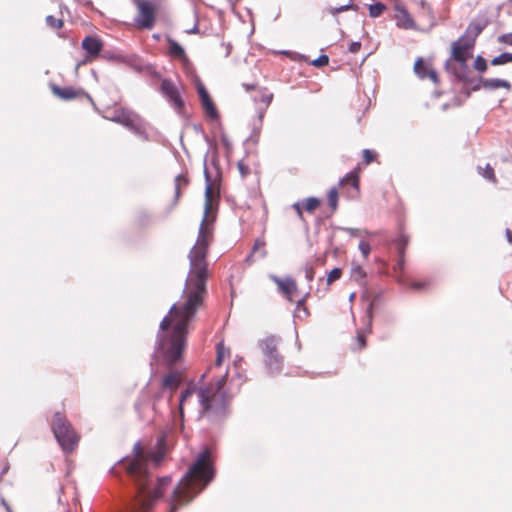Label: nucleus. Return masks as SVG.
<instances>
[{
  "label": "nucleus",
  "mask_w": 512,
  "mask_h": 512,
  "mask_svg": "<svg viewBox=\"0 0 512 512\" xmlns=\"http://www.w3.org/2000/svg\"><path fill=\"white\" fill-rule=\"evenodd\" d=\"M51 89H52L53 94L62 100L70 101V100H73L76 97L82 95V96L86 97L89 100V102H91L94 105V101H93L92 97L82 89H74L72 87L61 88L55 84H53L51 86Z\"/></svg>",
  "instance_id": "obj_14"
},
{
  "label": "nucleus",
  "mask_w": 512,
  "mask_h": 512,
  "mask_svg": "<svg viewBox=\"0 0 512 512\" xmlns=\"http://www.w3.org/2000/svg\"><path fill=\"white\" fill-rule=\"evenodd\" d=\"M337 229L342 230V231L348 233L351 237H357L361 233V231L359 229H356V228L337 227Z\"/></svg>",
  "instance_id": "obj_43"
},
{
  "label": "nucleus",
  "mask_w": 512,
  "mask_h": 512,
  "mask_svg": "<svg viewBox=\"0 0 512 512\" xmlns=\"http://www.w3.org/2000/svg\"><path fill=\"white\" fill-rule=\"evenodd\" d=\"M474 68L479 72H485L487 70V62L486 60L478 55L474 61Z\"/></svg>",
  "instance_id": "obj_34"
},
{
  "label": "nucleus",
  "mask_w": 512,
  "mask_h": 512,
  "mask_svg": "<svg viewBox=\"0 0 512 512\" xmlns=\"http://www.w3.org/2000/svg\"><path fill=\"white\" fill-rule=\"evenodd\" d=\"M237 167L242 178L250 174V168L247 165H245L243 161H239Z\"/></svg>",
  "instance_id": "obj_42"
},
{
  "label": "nucleus",
  "mask_w": 512,
  "mask_h": 512,
  "mask_svg": "<svg viewBox=\"0 0 512 512\" xmlns=\"http://www.w3.org/2000/svg\"><path fill=\"white\" fill-rule=\"evenodd\" d=\"M305 278L308 282H312L314 279V270L311 266L305 268Z\"/></svg>",
  "instance_id": "obj_47"
},
{
  "label": "nucleus",
  "mask_w": 512,
  "mask_h": 512,
  "mask_svg": "<svg viewBox=\"0 0 512 512\" xmlns=\"http://www.w3.org/2000/svg\"><path fill=\"white\" fill-rule=\"evenodd\" d=\"M51 429L55 439L65 453H71L75 450L79 442V436L65 415L60 412L54 413Z\"/></svg>",
  "instance_id": "obj_5"
},
{
  "label": "nucleus",
  "mask_w": 512,
  "mask_h": 512,
  "mask_svg": "<svg viewBox=\"0 0 512 512\" xmlns=\"http://www.w3.org/2000/svg\"><path fill=\"white\" fill-rule=\"evenodd\" d=\"M46 23L48 26L54 29H60L63 26V20L59 18H55L52 15H48L46 17Z\"/></svg>",
  "instance_id": "obj_33"
},
{
  "label": "nucleus",
  "mask_w": 512,
  "mask_h": 512,
  "mask_svg": "<svg viewBox=\"0 0 512 512\" xmlns=\"http://www.w3.org/2000/svg\"><path fill=\"white\" fill-rule=\"evenodd\" d=\"M328 203L333 211L337 209L338 206V191L335 187L331 188L328 193Z\"/></svg>",
  "instance_id": "obj_31"
},
{
  "label": "nucleus",
  "mask_w": 512,
  "mask_h": 512,
  "mask_svg": "<svg viewBox=\"0 0 512 512\" xmlns=\"http://www.w3.org/2000/svg\"><path fill=\"white\" fill-rule=\"evenodd\" d=\"M228 372L220 377L215 385L201 387H187L180 395L179 410L183 414V409L194 398L197 397L200 409V417L206 418L212 423L223 421L228 415V399L224 386L227 381Z\"/></svg>",
  "instance_id": "obj_3"
},
{
  "label": "nucleus",
  "mask_w": 512,
  "mask_h": 512,
  "mask_svg": "<svg viewBox=\"0 0 512 512\" xmlns=\"http://www.w3.org/2000/svg\"><path fill=\"white\" fill-rule=\"evenodd\" d=\"M110 472L121 479L125 477L131 484L123 512L149 511L171 482L170 476L153 481L148 471V459L140 442L134 444L133 456H126L119 460Z\"/></svg>",
  "instance_id": "obj_2"
},
{
  "label": "nucleus",
  "mask_w": 512,
  "mask_h": 512,
  "mask_svg": "<svg viewBox=\"0 0 512 512\" xmlns=\"http://www.w3.org/2000/svg\"><path fill=\"white\" fill-rule=\"evenodd\" d=\"M175 183V195H174V201H173V207L177 205V202L181 196L180 189L181 187H184L188 184V180L185 176L179 174L174 179Z\"/></svg>",
  "instance_id": "obj_22"
},
{
  "label": "nucleus",
  "mask_w": 512,
  "mask_h": 512,
  "mask_svg": "<svg viewBox=\"0 0 512 512\" xmlns=\"http://www.w3.org/2000/svg\"><path fill=\"white\" fill-rule=\"evenodd\" d=\"M197 92H198V95H199V98L201 101V105H202L203 109L205 110L207 117H209L210 119H213V120L218 119L219 118L218 111H217L207 89L200 81L197 83Z\"/></svg>",
  "instance_id": "obj_12"
},
{
  "label": "nucleus",
  "mask_w": 512,
  "mask_h": 512,
  "mask_svg": "<svg viewBox=\"0 0 512 512\" xmlns=\"http://www.w3.org/2000/svg\"><path fill=\"white\" fill-rule=\"evenodd\" d=\"M132 1L138 10L137 16L134 19L136 26L140 29H152L156 20V8L154 3L151 0Z\"/></svg>",
  "instance_id": "obj_7"
},
{
  "label": "nucleus",
  "mask_w": 512,
  "mask_h": 512,
  "mask_svg": "<svg viewBox=\"0 0 512 512\" xmlns=\"http://www.w3.org/2000/svg\"><path fill=\"white\" fill-rule=\"evenodd\" d=\"M213 478L214 468L211 452L205 449L198 454L193 464L173 489L170 500L171 512H176L178 506L189 503Z\"/></svg>",
  "instance_id": "obj_4"
},
{
  "label": "nucleus",
  "mask_w": 512,
  "mask_h": 512,
  "mask_svg": "<svg viewBox=\"0 0 512 512\" xmlns=\"http://www.w3.org/2000/svg\"><path fill=\"white\" fill-rule=\"evenodd\" d=\"M272 99H273L272 93H264L263 92L260 96L259 101L264 103V107L267 108L270 105V103L272 102Z\"/></svg>",
  "instance_id": "obj_41"
},
{
  "label": "nucleus",
  "mask_w": 512,
  "mask_h": 512,
  "mask_svg": "<svg viewBox=\"0 0 512 512\" xmlns=\"http://www.w3.org/2000/svg\"><path fill=\"white\" fill-rule=\"evenodd\" d=\"M135 409H136V411H137V413H138L139 417H140L141 419H145V418H146V416L144 415V413H145L147 410H150V409H151V407H150L149 403L137 402V403L135 404Z\"/></svg>",
  "instance_id": "obj_35"
},
{
  "label": "nucleus",
  "mask_w": 512,
  "mask_h": 512,
  "mask_svg": "<svg viewBox=\"0 0 512 512\" xmlns=\"http://www.w3.org/2000/svg\"><path fill=\"white\" fill-rule=\"evenodd\" d=\"M302 207H303V203H300V202H296L293 204V208L296 210L297 212V215L300 219H302L303 217V214H302Z\"/></svg>",
  "instance_id": "obj_50"
},
{
  "label": "nucleus",
  "mask_w": 512,
  "mask_h": 512,
  "mask_svg": "<svg viewBox=\"0 0 512 512\" xmlns=\"http://www.w3.org/2000/svg\"><path fill=\"white\" fill-rule=\"evenodd\" d=\"M512 62V53L510 52H503L500 55L494 57L491 61V64L494 66L497 65H504L506 63Z\"/></svg>",
  "instance_id": "obj_26"
},
{
  "label": "nucleus",
  "mask_w": 512,
  "mask_h": 512,
  "mask_svg": "<svg viewBox=\"0 0 512 512\" xmlns=\"http://www.w3.org/2000/svg\"><path fill=\"white\" fill-rule=\"evenodd\" d=\"M169 53L172 57L179 58L182 61H188L184 48L175 40L168 38Z\"/></svg>",
  "instance_id": "obj_21"
},
{
  "label": "nucleus",
  "mask_w": 512,
  "mask_h": 512,
  "mask_svg": "<svg viewBox=\"0 0 512 512\" xmlns=\"http://www.w3.org/2000/svg\"><path fill=\"white\" fill-rule=\"evenodd\" d=\"M473 47V45H470V43H468L466 40L460 37L457 41L452 43V57L450 60L459 63L467 62L469 57L467 51L472 49Z\"/></svg>",
  "instance_id": "obj_16"
},
{
  "label": "nucleus",
  "mask_w": 512,
  "mask_h": 512,
  "mask_svg": "<svg viewBox=\"0 0 512 512\" xmlns=\"http://www.w3.org/2000/svg\"><path fill=\"white\" fill-rule=\"evenodd\" d=\"M205 177V203L204 216L202 218L196 244L190 250V270L186 279L184 294L185 301L181 305L173 304L159 325V333L155 347V354L172 365L181 357L186 342L188 324L194 318L197 309L203 304L207 294L206 280L207 249L212 231L208 223V215L213 209V181L208 168H204Z\"/></svg>",
  "instance_id": "obj_1"
},
{
  "label": "nucleus",
  "mask_w": 512,
  "mask_h": 512,
  "mask_svg": "<svg viewBox=\"0 0 512 512\" xmlns=\"http://www.w3.org/2000/svg\"><path fill=\"white\" fill-rule=\"evenodd\" d=\"M506 237L508 242L512 243V231L510 229H506Z\"/></svg>",
  "instance_id": "obj_52"
},
{
  "label": "nucleus",
  "mask_w": 512,
  "mask_h": 512,
  "mask_svg": "<svg viewBox=\"0 0 512 512\" xmlns=\"http://www.w3.org/2000/svg\"><path fill=\"white\" fill-rule=\"evenodd\" d=\"M482 87L488 90H495L498 88H505L507 90L511 89V84L507 80L498 79V78H490L483 79Z\"/></svg>",
  "instance_id": "obj_19"
},
{
  "label": "nucleus",
  "mask_w": 512,
  "mask_h": 512,
  "mask_svg": "<svg viewBox=\"0 0 512 512\" xmlns=\"http://www.w3.org/2000/svg\"><path fill=\"white\" fill-rule=\"evenodd\" d=\"M196 32H198V25L197 24H195L192 29L187 31V33H189V34L196 33Z\"/></svg>",
  "instance_id": "obj_55"
},
{
  "label": "nucleus",
  "mask_w": 512,
  "mask_h": 512,
  "mask_svg": "<svg viewBox=\"0 0 512 512\" xmlns=\"http://www.w3.org/2000/svg\"><path fill=\"white\" fill-rule=\"evenodd\" d=\"M342 275V270L340 268H334L330 271V273L328 274V277H327V284L330 285L332 284L334 281L340 279Z\"/></svg>",
  "instance_id": "obj_36"
},
{
  "label": "nucleus",
  "mask_w": 512,
  "mask_h": 512,
  "mask_svg": "<svg viewBox=\"0 0 512 512\" xmlns=\"http://www.w3.org/2000/svg\"><path fill=\"white\" fill-rule=\"evenodd\" d=\"M361 49V43L359 41H354L349 46V51L351 53H357Z\"/></svg>",
  "instance_id": "obj_48"
},
{
  "label": "nucleus",
  "mask_w": 512,
  "mask_h": 512,
  "mask_svg": "<svg viewBox=\"0 0 512 512\" xmlns=\"http://www.w3.org/2000/svg\"><path fill=\"white\" fill-rule=\"evenodd\" d=\"M81 47L86 51L87 56L84 60L77 63L76 70L81 65H84L98 57L103 48V43L99 38L95 36H86L82 40Z\"/></svg>",
  "instance_id": "obj_8"
},
{
  "label": "nucleus",
  "mask_w": 512,
  "mask_h": 512,
  "mask_svg": "<svg viewBox=\"0 0 512 512\" xmlns=\"http://www.w3.org/2000/svg\"><path fill=\"white\" fill-rule=\"evenodd\" d=\"M385 9H386V6L383 3H381V2L374 3V4L370 5V7H369V15L371 17H379L384 12Z\"/></svg>",
  "instance_id": "obj_30"
},
{
  "label": "nucleus",
  "mask_w": 512,
  "mask_h": 512,
  "mask_svg": "<svg viewBox=\"0 0 512 512\" xmlns=\"http://www.w3.org/2000/svg\"><path fill=\"white\" fill-rule=\"evenodd\" d=\"M243 87L245 88L246 91H250L255 88V85L254 84H243Z\"/></svg>",
  "instance_id": "obj_53"
},
{
  "label": "nucleus",
  "mask_w": 512,
  "mask_h": 512,
  "mask_svg": "<svg viewBox=\"0 0 512 512\" xmlns=\"http://www.w3.org/2000/svg\"><path fill=\"white\" fill-rule=\"evenodd\" d=\"M427 69H430V67L423 62L422 58H419L415 62L414 71L419 78H427Z\"/></svg>",
  "instance_id": "obj_24"
},
{
  "label": "nucleus",
  "mask_w": 512,
  "mask_h": 512,
  "mask_svg": "<svg viewBox=\"0 0 512 512\" xmlns=\"http://www.w3.org/2000/svg\"><path fill=\"white\" fill-rule=\"evenodd\" d=\"M280 342L281 338L274 335L266 336L258 342L264 356L265 368L272 376L280 374L284 367V358L278 351Z\"/></svg>",
  "instance_id": "obj_6"
},
{
  "label": "nucleus",
  "mask_w": 512,
  "mask_h": 512,
  "mask_svg": "<svg viewBox=\"0 0 512 512\" xmlns=\"http://www.w3.org/2000/svg\"><path fill=\"white\" fill-rule=\"evenodd\" d=\"M498 42L512 46V33H505L498 37Z\"/></svg>",
  "instance_id": "obj_40"
},
{
  "label": "nucleus",
  "mask_w": 512,
  "mask_h": 512,
  "mask_svg": "<svg viewBox=\"0 0 512 512\" xmlns=\"http://www.w3.org/2000/svg\"><path fill=\"white\" fill-rule=\"evenodd\" d=\"M358 248L361 251L363 257L367 258L371 251L370 244L366 241H360Z\"/></svg>",
  "instance_id": "obj_38"
},
{
  "label": "nucleus",
  "mask_w": 512,
  "mask_h": 512,
  "mask_svg": "<svg viewBox=\"0 0 512 512\" xmlns=\"http://www.w3.org/2000/svg\"><path fill=\"white\" fill-rule=\"evenodd\" d=\"M471 79L473 80V82L470 83L472 85V90L473 91H477L480 88H483L482 87V82H481V81H483V78L480 77L478 79H476V78H471Z\"/></svg>",
  "instance_id": "obj_46"
},
{
  "label": "nucleus",
  "mask_w": 512,
  "mask_h": 512,
  "mask_svg": "<svg viewBox=\"0 0 512 512\" xmlns=\"http://www.w3.org/2000/svg\"><path fill=\"white\" fill-rule=\"evenodd\" d=\"M358 343L360 344L361 348H364L366 345L365 337L362 334H358L357 336Z\"/></svg>",
  "instance_id": "obj_51"
},
{
  "label": "nucleus",
  "mask_w": 512,
  "mask_h": 512,
  "mask_svg": "<svg viewBox=\"0 0 512 512\" xmlns=\"http://www.w3.org/2000/svg\"><path fill=\"white\" fill-rule=\"evenodd\" d=\"M446 70L453 74L458 80L464 83H472L473 80L470 79V71L467 65V62L459 63L452 60H447L445 63Z\"/></svg>",
  "instance_id": "obj_13"
},
{
  "label": "nucleus",
  "mask_w": 512,
  "mask_h": 512,
  "mask_svg": "<svg viewBox=\"0 0 512 512\" xmlns=\"http://www.w3.org/2000/svg\"><path fill=\"white\" fill-rule=\"evenodd\" d=\"M2 504L8 512H11L10 506L7 504V502L4 499L2 500Z\"/></svg>",
  "instance_id": "obj_56"
},
{
  "label": "nucleus",
  "mask_w": 512,
  "mask_h": 512,
  "mask_svg": "<svg viewBox=\"0 0 512 512\" xmlns=\"http://www.w3.org/2000/svg\"><path fill=\"white\" fill-rule=\"evenodd\" d=\"M8 470H9V465H8V464H6V465L3 467L2 471H1L0 478H1L2 476H4V475L8 472Z\"/></svg>",
  "instance_id": "obj_54"
},
{
  "label": "nucleus",
  "mask_w": 512,
  "mask_h": 512,
  "mask_svg": "<svg viewBox=\"0 0 512 512\" xmlns=\"http://www.w3.org/2000/svg\"><path fill=\"white\" fill-rule=\"evenodd\" d=\"M308 295H309V293H306L301 299H299L296 302V314H295L296 317L302 318V317H307L309 315V311H308L307 307L305 306V301H306Z\"/></svg>",
  "instance_id": "obj_23"
},
{
  "label": "nucleus",
  "mask_w": 512,
  "mask_h": 512,
  "mask_svg": "<svg viewBox=\"0 0 512 512\" xmlns=\"http://www.w3.org/2000/svg\"><path fill=\"white\" fill-rule=\"evenodd\" d=\"M375 153L372 150L364 149L363 150V159L366 163H370L375 159Z\"/></svg>",
  "instance_id": "obj_44"
},
{
  "label": "nucleus",
  "mask_w": 512,
  "mask_h": 512,
  "mask_svg": "<svg viewBox=\"0 0 512 512\" xmlns=\"http://www.w3.org/2000/svg\"><path fill=\"white\" fill-rule=\"evenodd\" d=\"M179 382L178 375L176 373H170L166 375L162 381V387L164 389H171L177 386Z\"/></svg>",
  "instance_id": "obj_25"
},
{
  "label": "nucleus",
  "mask_w": 512,
  "mask_h": 512,
  "mask_svg": "<svg viewBox=\"0 0 512 512\" xmlns=\"http://www.w3.org/2000/svg\"><path fill=\"white\" fill-rule=\"evenodd\" d=\"M341 184H350L352 187L358 189L359 187V177L356 173L350 172L348 173L340 182Z\"/></svg>",
  "instance_id": "obj_28"
},
{
  "label": "nucleus",
  "mask_w": 512,
  "mask_h": 512,
  "mask_svg": "<svg viewBox=\"0 0 512 512\" xmlns=\"http://www.w3.org/2000/svg\"><path fill=\"white\" fill-rule=\"evenodd\" d=\"M414 287L417 288V289L421 288V286L419 284H415Z\"/></svg>",
  "instance_id": "obj_61"
},
{
  "label": "nucleus",
  "mask_w": 512,
  "mask_h": 512,
  "mask_svg": "<svg viewBox=\"0 0 512 512\" xmlns=\"http://www.w3.org/2000/svg\"><path fill=\"white\" fill-rule=\"evenodd\" d=\"M483 177H485L486 179L492 181V182H495V175H494V170L493 168L487 164L485 169H484V173H482Z\"/></svg>",
  "instance_id": "obj_39"
},
{
  "label": "nucleus",
  "mask_w": 512,
  "mask_h": 512,
  "mask_svg": "<svg viewBox=\"0 0 512 512\" xmlns=\"http://www.w3.org/2000/svg\"><path fill=\"white\" fill-rule=\"evenodd\" d=\"M354 297H355V293H352V294L350 295V297H349V300H350V301H353Z\"/></svg>",
  "instance_id": "obj_58"
},
{
  "label": "nucleus",
  "mask_w": 512,
  "mask_h": 512,
  "mask_svg": "<svg viewBox=\"0 0 512 512\" xmlns=\"http://www.w3.org/2000/svg\"><path fill=\"white\" fill-rule=\"evenodd\" d=\"M230 53H231V45H230V44H228V45H227V48H226V54H225V57H228V56L230 55Z\"/></svg>",
  "instance_id": "obj_57"
},
{
  "label": "nucleus",
  "mask_w": 512,
  "mask_h": 512,
  "mask_svg": "<svg viewBox=\"0 0 512 512\" xmlns=\"http://www.w3.org/2000/svg\"><path fill=\"white\" fill-rule=\"evenodd\" d=\"M269 278L278 286L279 291L286 296L287 300L292 302V295L297 291L296 282L290 276L280 278L274 274H270Z\"/></svg>",
  "instance_id": "obj_15"
},
{
  "label": "nucleus",
  "mask_w": 512,
  "mask_h": 512,
  "mask_svg": "<svg viewBox=\"0 0 512 512\" xmlns=\"http://www.w3.org/2000/svg\"><path fill=\"white\" fill-rule=\"evenodd\" d=\"M319 205L320 200L316 197H309L303 202V208L308 212H313Z\"/></svg>",
  "instance_id": "obj_29"
},
{
  "label": "nucleus",
  "mask_w": 512,
  "mask_h": 512,
  "mask_svg": "<svg viewBox=\"0 0 512 512\" xmlns=\"http://www.w3.org/2000/svg\"><path fill=\"white\" fill-rule=\"evenodd\" d=\"M160 91L175 107L177 111L184 108V101L176 84L171 79H163L160 85Z\"/></svg>",
  "instance_id": "obj_9"
},
{
  "label": "nucleus",
  "mask_w": 512,
  "mask_h": 512,
  "mask_svg": "<svg viewBox=\"0 0 512 512\" xmlns=\"http://www.w3.org/2000/svg\"><path fill=\"white\" fill-rule=\"evenodd\" d=\"M396 10L398 13L396 14V21L397 26L403 28V29H414L415 28V22L411 18L408 11L403 7H396Z\"/></svg>",
  "instance_id": "obj_18"
},
{
  "label": "nucleus",
  "mask_w": 512,
  "mask_h": 512,
  "mask_svg": "<svg viewBox=\"0 0 512 512\" xmlns=\"http://www.w3.org/2000/svg\"><path fill=\"white\" fill-rule=\"evenodd\" d=\"M264 246V242H261L260 240H256L252 249V253L247 257V260H250V258L253 256V253L256 252L260 247Z\"/></svg>",
  "instance_id": "obj_49"
},
{
  "label": "nucleus",
  "mask_w": 512,
  "mask_h": 512,
  "mask_svg": "<svg viewBox=\"0 0 512 512\" xmlns=\"http://www.w3.org/2000/svg\"><path fill=\"white\" fill-rule=\"evenodd\" d=\"M111 121L121 124L134 132L135 134H140V129L136 125V120L139 119V116L129 109H120L116 110L114 115L109 118Z\"/></svg>",
  "instance_id": "obj_10"
},
{
  "label": "nucleus",
  "mask_w": 512,
  "mask_h": 512,
  "mask_svg": "<svg viewBox=\"0 0 512 512\" xmlns=\"http://www.w3.org/2000/svg\"><path fill=\"white\" fill-rule=\"evenodd\" d=\"M216 361H215V365L217 367L221 366L222 363H223V360L226 356V354H229V350L225 348V346L223 345V343H218L216 345Z\"/></svg>",
  "instance_id": "obj_27"
},
{
  "label": "nucleus",
  "mask_w": 512,
  "mask_h": 512,
  "mask_svg": "<svg viewBox=\"0 0 512 512\" xmlns=\"http://www.w3.org/2000/svg\"><path fill=\"white\" fill-rule=\"evenodd\" d=\"M106 57H107V58H111V59L113 58V59H114V57H115V56H114V55L112 56V54H109V56H106Z\"/></svg>",
  "instance_id": "obj_62"
},
{
  "label": "nucleus",
  "mask_w": 512,
  "mask_h": 512,
  "mask_svg": "<svg viewBox=\"0 0 512 512\" xmlns=\"http://www.w3.org/2000/svg\"><path fill=\"white\" fill-rule=\"evenodd\" d=\"M427 78L431 79L435 84L439 82L437 72L431 67L430 69H427Z\"/></svg>",
  "instance_id": "obj_45"
},
{
  "label": "nucleus",
  "mask_w": 512,
  "mask_h": 512,
  "mask_svg": "<svg viewBox=\"0 0 512 512\" xmlns=\"http://www.w3.org/2000/svg\"><path fill=\"white\" fill-rule=\"evenodd\" d=\"M408 241V237L404 234H400L397 238L394 239V244L396 245L398 254V259L394 266L395 270L402 271L405 267V248L408 245Z\"/></svg>",
  "instance_id": "obj_17"
},
{
  "label": "nucleus",
  "mask_w": 512,
  "mask_h": 512,
  "mask_svg": "<svg viewBox=\"0 0 512 512\" xmlns=\"http://www.w3.org/2000/svg\"><path fill=\"white\" fill-rule=\"evenodd\" d=\"M354 8H355V5L348 3L345 5L338 6V7H329L328 11L331 15L336 16L341 12H344V11H347L350 9H354Z\"/></svg>",
  "instance_id": "obj_32"
},
{
  "label": "nucleus",
  "mask_w": 512,
  "mask_h": 512,
  "mask_svg": "<svg viewBox=\"0 0 512 512\" xmlns=\"http://www.w3.org/2000/svg\"><path fill=\"white\" fill-rule=\"evenodd\" d=\"M488 23L489 21L485 16L473 19L461 37L474 46L476 38L487 27Z\"/></svg>",
  "instance_id": "obj_11"
},
{
  "label": "nucleus",
  "mask_w": 512,
  "mask_h": 512,
  "mask_svg": "<svg viewBox=\"0 0 512 512\" xmlns=\"http://www.w3.org/2000/svg\"><path fill=\"white\" fill-rule=\"evenodd\" d=\"M329 63V57L326 54H322L314 59L311 64L315 67H323Z\"/></svg>",
  "instance_id": "obj_37"
},
{
  "label": "nucleus",
  "mask_w": 512,
  "mask_h": 512,
  "mask_svg": "<svg viewBox=\"0 0 512 512\" xmlns=\"http://www.w3.org/2000/svg\"><path fill=\"white\" fill-rule=\"evenodd\" d=\"M266 109L267 108H265V107L258 109V111H257V116H258L257 123H255L253 125L252 133H251L250 137L248 138L249 141H253V143H255V144L258 142V138H259V134H260V131H261V128H262V122H263V118H264Z\"/></svg>",
  "instance_id": "obj_20"
},
{
  "label": "nucleus",
  "mask_w": 512,
  "mask_h": 512,
  "mask_svg": "<svg viewBox=\"0 0 512 512\" xmlns=\"http://www.w3.org/2000/svg\"><path fill=\"white\" fill-rule=\"evenodd\" d=\"M222 140H223V143H224L225 145H228V142H227V140H226L225 138H223Z\"/></svg>",
  "instance_id": "obj_60"
},
{
  "label": "nucleus",
  "mask_w": 512,
  "mask_h": 512,
  "mask_svg": "<svg viewBox=\"0 0 512 512\" xmlns=\"http://www.w3.org/2000/svg\"><path fill=\"white\" fill-rule=\"evenodd\" d=\"M114 58L119 60V61H123V57H121V56H115Z\"/></svg>",
  "instance_id": "obj_59"
}]
</instances>
